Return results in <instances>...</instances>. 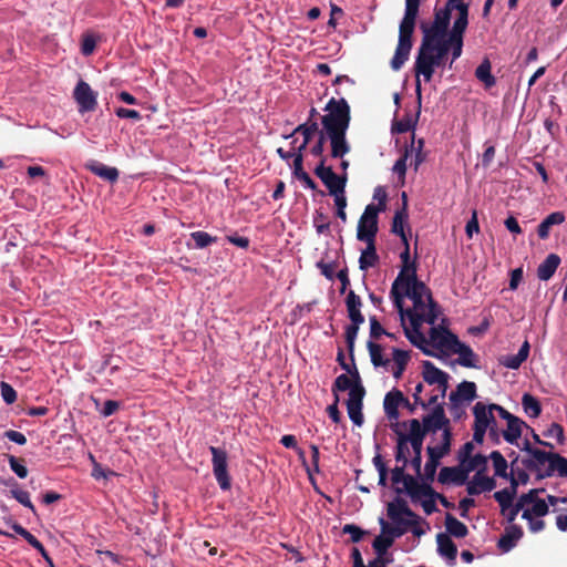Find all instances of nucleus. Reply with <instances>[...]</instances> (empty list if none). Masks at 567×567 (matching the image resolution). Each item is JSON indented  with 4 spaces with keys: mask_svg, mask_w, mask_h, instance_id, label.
<instances>
[{
    "mask_svg": "<svg viewBox=\"0 0 567 567\" xmlns=\"http://www.w3.org/2000/svg\"><path fill=\"white\" fill-rule=\"evenodd\" d=\"M324 111H327V114L321 118L323 128L319 131L318 141L310 152L313 156L324 158L322 156L324 143L329 140L331 156L333 158H342L351 150L347 141V131L351 120L350 106L346 99L336 100L332 97L326 104Z\"/></svg>",
    "mask_w": 567,
    "mask_h": 567,
    "instance_id": "obj_1",
    "label": "nucleus"
},
{
    "mask_svg": "<svg viewBox=\"0 0 567 567\" xmlns=\"http://www.w3.org/2000/svg\"><path fill=\"white\" fill-rule=\"evenodd\" d=\"M421 0H405L404 17L400 23L399 41L391 60V68L399 71L408 61L412 49V34L415 27V20L419 14Z\"/></svg>",
    "mask_w": 567,
    "mask_h": 567,
    "instance_id": "obj_2",
    "label": "nucleus"
},
{
    "mask_svg": "<svg viewBox=\"0 0 567 567\" xmlns=\"http://www.w3.org/2000/svg\"><path fill=\"white\" fill-rule=\"evenodd\" d=\"M524 467L536 474L537 480L553 476L555 473L567 475V458L557 453L543 450L532 451L530 456L522 460Z\"/></svg>",
    "mask_w": 567,
    "mask_h": 567,
    "instance_id": "obj_3",
    "label": "nucleus"
},
{
    "mask_svg": "<svg viewBox=\"0 0 567 567\" xmlns=\"http://www.w3.org/2000/svg\"><path fill=\"white\" fill-rule=\"evenodd\" d=\"M406 290V297L413 302V309H406V317L414 319V316H419L420 320L434 324L439 317V309L425 284L419 280Z\"/></svg>",
    "mask_w": 567,
    "mask_h": 567,
    "instance_id": "obj_4",
    "label": "nucleus"
},
{
    "mask_svg": "<svg viewBox=\"0 0 567 567\" xmlns=\"http://www.w3.org/2000/svg\"><path fill=\"white\" fill-rule=\"evenodd\" d=\"M445 55L437 54L435 52L427 53L421 49L417 50V54L414 62V72L416 76L415 92L417 95V104L420 105L422 93H421V81L422 75L425 82H430L433 78L436 68L445 65Z\"/></svg>",
    "mask_w": 567,
    "mask_h": 567,
    "instance_id": "obj_5",
    "label": "nucleus"
},
{
    "mask_svg": "<svg viewBox=\"0 0 567 567\" xmlns=\"http://www.w3.org/2000/svg\"><path fill=\"white\" fill-rule=\"evenodd\" d=\"M445 55L437 54L435 52L427 53L421 49L417 50V54L414 62V72L416 76L415 92L417 95V104L420 105L422 93H421V81L422 75L425 82H430L433 78L436 68L445 65Z\"/></svg>",
    "mask_w": 567,
    "mask_h": 567,
    "instance_id": "obj_6",
    "label": "nucleus"
},
{
    "mask_svg": "<svg viewBox=\"0 0 567 567\" xmlns=\"http://www.w3.org/2000/svg\"><path fill=\"white\" fill-rule=\"evenodd\" d=\"M380 213V208H375V205L369 204L363 214L361 215L358 228H357V239L359 241H371L375 240L378 234V215Z\"/></svg>",
    "mask_w": 567,
    "mask_h": 567,
    "instance_id": "obj_7",
    "label": "nucleus"
},
{
    "mask_svg": "<svg viewBox=\"0 0 567 567\" xmlns=\"http://www.w3.org/2000/svg\"><path fill=\"white\" fill-rule=\"evenodd\" d=\"M326 158H321L320 163L315 168L316 176L328 188L329 194L344 193L348 176L347 173L337 175L331 166H326Z\"/></svg>",
    "mask_w": 567,
    "mask_h": 567,
    "instance_id": "obj_8",
    "label": "nucleus"
},
{
    "mask_svg": "<svg viewBox=\"0 0 567 567\" xmlns=\"http://www.w3.org/2000/svg\"><path fill=\"white\" fill-rule=\"evenodd\" d=\"M493 409H495L499 417L505 420L507 423L506 430L502 431L504 440L512 445H518V440L523 434V429H529V426L523 420L509 413L501 405H493Z\"/></svg>",
    "mask_w": 567,
    "mask_h": 567,
    "instance_id": "obj_9",
    "label": "nucleus"
},
{
    "mask_svg": "<svg viewBox=\"0 0 567 567\" xmlns=\"http://www.w3.org/2000/svg\"><path fill=\"white\" fill-rule=\"evenodd\" d=\"M404 426H409L410 433L405 434L406 444L410 443L413 450L414 456L411 460V465L417 474L421 472L422 464V446L425 435L420 431V421L412 419L403 422Z\"/></svg>",
    "mask_w": 567,
    "mask_h": 567,
    "instance_id": "obj_10",
    "label": "nucleus"
},
{
    "mask_svg": "<svg viewBox=\"0 0 567 567\" xmlns=\"http://www.w3.org/2000/svg\"><path fill=\"white\" fill-rule=\"evenodd\" d=\"M212 465L214 476L223 491H228L231 486L230 476L228 474L227 452L220 447L210 446Z\"/></svg>",
    "mask_w": 567,
    "mask_h": 567,
    "instance_id": "obj_11",
    "label": "nucleus"
},
{
    "mask_svg": "<svg viewBox=\"0 0 567 567\" xmlns=\"http://www.w3.org/2000/svg\"><path fill=\"white\" fill-rule=\"evenodd\" d=\"M442 430H451L450 420L445 415L444 404L435 405L432 411L424 415L422 419V423L420 422V431L423 435L426 433H436Z\"/></svg>",
    "mask_w": 567,
    "mask_h": 567,
    "instance_id": "obj_12",
    "label": "nucleus"
},
{
    "mask_svg": "<svg viewBox=\"0 0 567 567\" xmlns=\"http://www.w3.org/2000/svg\"><path fill=\"white\" fill-rule=\"evenodd\" d=\"M73 97L81 114L93 112L97 105V93L83 80L75 85Z\"/></svg>",
    "mask_w": 567,
    "mask_h": 567,
    "instance_id": "obj_13",
    "label": "nucleus"
},
{
    "mask_svg": "<svg viewBox=\"0 0 567 567\" xmlns=\"http://www.w3.org/2000/svg\"><path fill=\"white\" fill-rule=\"evenodd\" d=\"M365 395V389L363 385L355 386L351 389V393H349V398L347 400V410L349 419L357 426H361L364 422L362 408H363V398Z\"/></svg>",
    "mask_w": 567,
    "mask_h": 567,
    "instance_id": "obj_14",
    "label": "nucleus"
},
{
    "mask_svg": "<svg viewBox=\"0 0 567 567\" xmlns=\"http://www.w3.org/2000/svg\"><path fill=\"white\" fill-rule=\"evenodd\" d=\"M451 20V11L446 8H442L435 10L434 20L432 24L429 27L426 24H422L421 29L423 31V35H429L430 38H445L447 37V28Z\"/></svg>",
    "mask_w": 567,
    "mask_h": 567,
    "instance_id": "obj_15",
    "label": "nucleus"
},
{
    "mask_svg": "<svg viewBox=\"0 0 567 567\" xmlns=\"http://www.w3.org/2000/svg\"><path fill=\"white\" fill-rule=\"evenodd\" d=\"M429 337V344L442 352L452 351L458 341L456 334L442 327H432Z\"/></svg>",
    "mask_w": 567,
    "mask_h": 567,
    "instance_id": "obj_16",
    "label": "nucleus"
},
{
    "mask_svg": "<svg viewBox=\"0 0 567 567\" xmlns=\"http://www.w3.org/2000/svg\"><path fill=\"white\" fill-rule=\"evenodd\" d=\"M402 207L399 208L393 216L391 231L401 238L402 244H406L408 237L405 234V227H409V213L408 196L404 192L402 193Z\"/></svg>",
    "mask_w": 567,
    "mask_h": 567,
    "instance_id": "obj_17",
    "label": "nucleus"
},
{
    "mask_svg": "<svg viewBox=\"0 0 567 567\" xmlns=\"http://www.w3.org/2000/svg\"><path fill=\"white\" fill-rule=\"evenodd\" d=\"M476 398V384L472 381H462L456 390L450 393L451 405L460 410V403L472 402Z\"/></svg>",
    "mask_w": 567,
    "mask_h": 567,
    "instance_id": "obj_18",
    "label": "nucleus"
},
{
    "mask_svg": "<svg viewBox=\"0 0 567 567\" xmlns=\"http://www.w3.org/2000/svg\"><path fill=\"white\" fill-rule=\"evenodd\" d=\"M409 404V400L403 395L400 390L393 389L388 392L383 400L384 413L389 420L396 421L400 416L399 405Z\"/></svg>",
    "mask_w": 567,
    "mask_h": 567,
    "instance_id": "obj_19",
    "label": "nucleus"
},
{
    "mask_svg": "<svg viewBox=\"0 0 567 567\" xmlns=\"http://www.w3.org/2000/svg\"><path fill=\"white\" fill-rule=\"evenodd\" d=\"M493 405H496V404L492 403V404L486 405L483 402L475 403V405L473 406V415H474V425L473 426L487 430L491 426V424H494V422L496 420H495L493 412L496 410L493 409Z\"/></svg>",
    "mask_w": 567,
    "mask_h": 567,
    "instance_id": "obj_20",
    "label": "nucleus"
},
{
    "mask_svg": "<svg viewBox=\"0 0 567 567\" xmlns=\"http://www.w3.org/2000/svg\"><path fill=\"white\" fill-rule=\"evenodd\" d=\"M468 474L463 465L442 467L439 473V482L441 484L464 485L467 483Z\"/></svg>",
    "mask_w": 567,
    "mask_h": 567,
    "instance_id": "obj_21",
    "label": "nucleus"
},
{
    "mask_svg": "<svg viewBox=\"0 0 567 567\" xmlns=\"http://www.w3.org/2000/svg\"><path fill=\"white\" fill-rule=\"evenodd\" d=\"M496 487V481L477 471L472 480L467 482L466 492L468 495H478L483 492H491Z\"/></svg>",
    "mask_w": 567,
    "mask_h": 567,
    "instance_id": "obj_22",
    "label": "nucleus"
},
{
    "mask_svg": "<svg viewBox=\"0 0 567 567\" xmlns=\"http://www.w3.org/2000/svg\"><path fill=\"white\" fill-rule=\"evenodd\" d=\"M417 515L408 506V503L400 497L388 504V517L392 523H403V518H414Z\"/></svg>",
    "mask_w": 567,
    "mask_h": 567,
    "instance_id": "obj_23",
    "label": "nucleus"
},
{
    "mask_svg": "<svg viewBox=\"0 0 567 567\" xmlns=\"http://www.w3.org/2000/svg\"><path fill=\"white\" fill-rule=\"evenodd\" d=\"M404 488L413 501L421 499L425 496H439V493H436L429 484L420 483L412 475H406Z\"/></svg>",
    "mask_w": 567,
    "mask_h": 567,
    "instance_id": "obj_24",
    "label": "nucleus"
},
{
    "mask_svg": "<svg viewBox=\"0 0 567 567\" xmlns=\"http://www.w3.org/2000/svg\"><path fill=\"white\" fill-rule=\"evenodd\" d=\"M437 553L441 557L447 560L450 566L455 565L457 556V547L445 533H439L436 535Z\"/></svg>",
    "mask_w": 567,
    "mask_h": 567,
    "instance_id": "obj_25",
    "label": "nucleus"
},
{
    "mask_svg": "<svg viewBox=\"0 0 567 567\" xmlns=\"http://www.w3.org/2000/svg\"><path fill=\"white\" fill-rule=\"evenodd\" d=\"M522 537V527L515 524H511L505 528V533L499 537L497 546L503 553H508L516 546L517 542Z\"/></svg>",
    "mask_w": 567,
    "mask_h": 567,
    "instance_id": "obj_26",
    "label": "nucleus"
},
{
    "mask_svg": "<svg viewBox=\"0 0 567 567\" xmlns=\"http://www.w3.org/2000/svg\"><path fill=\"white\" fill-rule=\"evenodd\" d=\"M359 385H362L361 378L358 369L353 364V373L351 378H349L347 374L338 375L332 384L331 391L336 398V394L339 392L349 391V393H351V389H354Z\"/></svg>",
    "mask_w": 567,
    "mask_h": 567,
    "instance_id": "obj_27",
    "label": "nucleus"
},
{
    "mask_svg": "<svg viewBox=\"0 0 567 567\" xmlns=\"http://www.w3.org/2000/svg\"><path fill=\"white\" fill-rule=\"evenodd\" d=\"M458 17L453 22L452 30L447 34V38L463 39V34L468 24V6L464 2H460L456 6Z\"/></svg>",
    "mask_w": 567,
    "mask_h": 567,
    "instance_id": "obj_28",
    "label": "nucleus"
},
{
    "mask_svg": "<svg viewBox=\"0 0 567 567\" xmlns=\"http://www.w3.org/2000/svg\"><path fill=\"white\" fill-rule=\"evenodd\" d=\"M409 321L411 329L403 326L404 334L408 340L416 348L429 344V340H426L425 336L420 330L421 324L425 322V320H420L419 316H414V319L411 318Z\"/></svg>",
    "mask_w": 567,
    "mask_h": 567,
    "instance_id": "obj_29",
    "label": "nucleus"
},
{
    "mask_svg": "<svg viewBox=\"0 0 567 567\" xmlns=\"http://www.w3.org/2000/svg\"><path fill=\"white\" fill-rule=\"evenodd\" d=\"M529 350V342L525 340L516 354L502 357L499 359V364L507 369L516 370L527 360Z\"/></svg>",
    "mask_w": 567,
    "mask_h": 567,
    "instance_id": "obj_30",
    "label": "nucleus"
},
{
    "mask_svg": "<svg viewBox=\"0 0 567 567\" xmlns=\"http://www.w3.org/2000/svg\"><path fill=\"white\" fill-rule=\"evenodd\" d=\"M419 49L426 51L427 53L435 52L437 54L446 56L450 51V43H447V37L430 38L429 35H423Z\"/></svg>",
    "mask_w": 567,
    "mask_h": 567,
    "instance_id": "obj_31",
    "label": "nucleus"
},
{
    "mask_svg": "<svg viewBox=\"0 0 567 567\" xmlns=\"http://www.w3.org/2000/svg\"><path fill=\"white\" fill-rule=\"evenodd\" d=\"M452 432L451 430H444L442 433V441L435 446L429 445L426 449L427 455L432 460L441 461L451 451Z\"/></svg>",
    "mask_w": 567,
    "mask_h": 567,
    "instance_id": "obj_32",
    "label": "nucleus"
},
{
    "mask_svg": "<svg viewBox=\"0 0 567 567\" xmlns=\"http://www.w3.org/2000/svg\"><path fill=\"white\" fill-rule=\"evenodd\" d=\"M422 377L423 380L430 385L437 384L443 380L450 379V375L446 372L435 367V364L431 361H423Z\"/></svg>",
    "mask_w": 567,
    "mask_h": 567,
    "instance_id": "obj_33",
    "label": "nucleus"
},
{
    "mask_svg": "<svg viewBox=\"0 0 567 567\" xmlns=\"http://www.w3.org/2000/svg\"><path fill=\"white\" fill-rule=\"evenodd\" d=\"M560 264V257L556 254H549L537 268V277L542 281L549 280Z\"/></svg>",
    "mask_w": 567,
    "mask_h": 567,
    "instance_id": "obj_34",
    "label": "nucleus"
},
{
    "mask_svg": "<svg viewBox=\"0 0 567 567\" xmlns=\"http://www.w3.org/2000/svg\"><path fill=\"white\" fill-rule=\"evenodd\" d=\"M453 353H457L458 358L456 359V362L465 368H475V359L476 355L472 348L460 340L457 341V344L452 350Z\"/></svg>",
    "mask_w": 567,
    "mask_h": 567,
    "instance_id": "obj_35",
    "label": "nucleus"
},
{
    "mask_svg": "<svg viewBox=\"0 0 567 567\" xmlns=\"http://www.w3.org/2000/svg\"><path fill=\"white\" fill-rule=\"evenodd\" d=\"M346 307L350 321H364V316L361 312L362 300L353 290L347 295Z\"/></svg>",
    "mask_w": 567,
    "mask_h": 567,
    "instance_id": "obj_36",
    "label": "nucleus"
},
{
    "mask_svg": "<svg viewBox=\"0 0 567 567\" xmlns=\"http://www.w3.org/2000/svg\"><path fill=\"white\" fill-rule=\"evenodd\" d=\"M367 247L362 250L359 258V268L367 271L369 268L374 267L379 262V256L377 254L375 240L364 241Z\"/></svg>",
    "mask_w": 567,
    "mask_h": 567,
    "instance_id": "obj_37",
    "label": "nucleus"
},
{
    "mask_svg": "<svg viewBox=\"0 0 567 567\" xmlns=\"http://www.w3.org/2000/svg\"><path fill=\"white\" fill-rule=\"evenodd\" d=\"M403 276H398L391 286V298L393 300L394 307L398 309L401 320L403 321L404 316H406V310L403 308V300L406 297L408 290L400 291V285L402 282Z\"/></svg>",
    "mask_w": 567,
    "mask_h": 567,
    "instance_id": "obj_38",
    "label": "nucleus"
},
{
    "mask_svg": "<svg viewBox=\"0 0 567 567\" xmlns=\"http://www.w3.org/2000/svg\"><path fill=\"white\" fill-rule=\"evenodd\" d=\"M566 217L563 212H554L549 214L537 227V235L540 239H546L549 236L551 226L560 225L565 221Z\"/></svg>",
    "mask_w": 567,
    "mask_h": 567,
    "instance_id": "obj_39",
    "label": "nucleus"
},
{
    "mask_svg": "<svg viewBox=\"0 0 567 567\" xmlns=\"http://www.w3.org/2000/svg\"><path fill=\"white\" fill-rule=\"evenodd\" d=\"M445 534H447L450 537L453 536L456 538H464L468 534L467 526L449 513L445 516Z\"/></svg>",
    "mask_w": 567,
    "mask_h": 567,
    "instance_id": "obj_40",
    "label": "nucleus"
},
{
    "mask_svg": "<svg viewBox=\"0 0 567 567\" xmlns=\"http://www.w3.org/2000/svg\"><path fill=\"white\" fill-rule=\"evenodd\" d=\"M392 359L395 365V369L393 370V377L395 380H399L402 378L403 372L405 371L406 365L410 361V352L398 348H393Z\"/></svg>",
    "mask_w": 567,
    "mask_h": 567,
    "instance_id": "obj_41",
    "label": "nucleus"
},
{
    "mask_svg": "<svg viewBox=\"0 0 567 567\" xmlns=\"http://www.w3.org/2000/svg\"><path fill=\"white\" fill-rule=\"evenodd\" d=\"M476 79L482 82L486 89L496 84V79L492 74V65L488 59H484L475 70Z\"/></svg>",
    "mask_w": 567,
    "mask_h": 567,
    "instance_id": "obj_42",
    "label": "nucleus"
},
{
    "mask_svg": "<svg viewBox=\"0 0 567 567\" xmlns=\"http://www.w3.org/2000/svg\"><path fill=\"white\" fill-rule=\"evenodd\" d=\"M89 168L94 175L110 183H115L118 178V171L116 167H111L104 165L103 163L94 162L89 166Z\"/></svg>",
    "mask_w": 567,
    "mask_h": 567,
    "instance_id": "obj_43",
    "label": "nucleus"
},
{
    "mask_svg": "<svg viewBox=\"0 0 567 567\" xmlns=\"http://www.w3.org/2000/svg\"><path fill=\"white\" fill-rule=\"evenodd\" d=\"M319 131V125L316 120L307 121L299 124L290 134H285L284 138L288 140L295 134L300 133L303 136L306 143H310L315 133Z\"/></svg>",
    "mask_w": 567,
    "mask_h": 567,
    "instance_id": "obj_44",
    "label": "nucleus"
},
{
    "mask_svg": "<svg viewBox=\"0 0 567 567\" xmlns=\"http://www.w3.org/2000/svg\"><path fill=\"white\" fill-rule=\"evenodd\" d=\"M292 168L293 176L302 183L303 187L309 188L311 190H317V184L309 176V174L303 171L300 156H298V158L293 161Z\"/></svg>",
    "mask_w": 567,
    "mask_h": 567,
    "instance_id": "obj_45",
    "label": "nucleus"
},
{
    "mask_svg": "<svg viewBox=\"0 0 567 567\" xmlns=\"http://www.w3.org/2000/svg\"><path fill=\"white\" fill-rule=\"evenodd\" d=\"M362 323H364V321H350V324L346 327L344 337H346L349 355H350L352 362L354 361L353 352H354L355 339L358 337V332H359L360 326Z\"/></svg>",
    "mask_w": 567,
    "mask_h": 567,
    "instance_id": "obj_46",
    "label": "nucleus"
},
{
    "mask_svg": "<svg viewBox=\"0 0 567 567\" xmlns=\"http://www.w3.org/2000/svg\"><path fill=\"white\" fill-rule=\"evenodd\" d=\"M488 457L493 462L495 476L507 478L508 464L503 454L499 451H492Z\"/></svg>",
    "mask_w": 567,
    "mask_h": 567,
    "instance_id": "obj_47",
    "label": "nucleus"
},
{
    "mask_svg": "<svg viewBox=\"0 0 567 567\" xmlns=\"http://www.w3.org/2000/svg\"><path fill=\"white\" fill-rule=\"evenodd\" d=\"M420 106L421 104L419 105V107ZM419 115L420 109L417 110L415 116H413L412 114L404 115L400 121L393 123L392 132L402 134L413 130L417 123Z\"/></svg>",
    "mask_w": 567,
    "mask_h": 567,
    "instance_id": "obj_48",
    "label": "nucleus"
},
{
    "mask_svg": "<svg viewBox=\"0 0 567 567\" xmlns=\"http://www.w3.org/2000/svg\"><path fill=\"white\" fill-rule=\"evenodd\" d=\"M522 405L524 409V412L529 417H538L542 413V405L540 402L532 394L524 393L522 398Z\"/></svg>",
    "mask_w": 567,
    "mask_h": 567,
    "instance_id": "obj_49",
    "label": "nucleus"
},
{
    "mask_svg": "<svg viewBox=\"0 0 567 567\" xmlns=\"http://www.w3.org/2000/svg\"><path fill=\"white\" fill-rule=\"evenodd\" d=\"M367 348L369 350L371 362L375 368H379V367L385 368L390 364V360L383 358L382 347L379 343H375L372 340H369L367 343Z\"/></svg>",
    "mask_w": 567,
    "mask_h": 567,
    "instance_id": "obj_50",
    "label": "nucleus"
},
{
    "mask_svg": "<svg viewBox=\"0 0 567 567\" xmlns=\"http://www.w3.org/2000/svg\"><path fill=\"white\" fill-rule=\"evenodd\" d=\"M488 458V456L477 453L474 456H471L468 461H466L462 465L464 466L467 474H470L473 471H482V473H484L487 468Z\"/></svg>",
    "mask_w": 567,
    "mask_h": 567,
    "instance_id": "obj_51",
    "label": "nucleus"
},
{
    "mask_svg": "<svg viewBox=\"0 0 567 567\" xmlns=\"http://www.w3.org/2000/svg\"><path fill=\"white\" fill-rule=\"evenodd\" d=\"M401 275L403 276V279L400 285V291H404L405 287L410 289L414 285V282L419 281L415 265L403 266L398 276Z\"/></svg>",
    "mask_w": 567,
    "mask_h": 567,
    "instance_id": "obj_52",
    "label": "nucleus"
},
{
    "mask_svg": "<svg viewBox=\"0 0 567 567\" xmlns=\"http://www.w3.org/2000/svg\"><path fill=\"white\" fill-rule=\"evenodd\" d=\"M415 136L412 134V142L409 148V155L414 152V158L413 162H411V165L414 166V169L417 171L419 166L425 161V154L423 153L424 147V140L420 138L416 142V146H414L415 143Z\"/></svg>",
    "mask_w": 567,
    "mask_h": 567,
    "instance_id": "obj_53",
    "label": "nucleus"
},
{
    "mask_svg": "<svg viewBox=\"0 0 567 567\" xmlns=\"http://www.w3.org/2000/svg\"><path fill=\"white\" fill-rule=\"evenodd\" d=\"M190 238L195 241L194 248L203 249L217 241V237L209 235L206 231L197 230L190 234Z\"/></svg>",
    "mask_w": 567,
    "mask_h": 567,
    "instance_id": "obj_54",
    "label": "nucleus"
},
{
    "mask_svg": "<svg viewBox=\"0 0 567 567\" xmlns=\"http://www.w3.org/2000/svg\"><path fill=\"white\" fill-rule=\"evenodd\" d=\"M379 523L381 525V534L386 536V538L392 539V543H394L396 538H400L406 533V528L395 527L394 524L390 525L383 518H380Z\"/></svg>",
    "mask_w": 567,
    "mask_h": 567,
    "instance_id": "obj_55",
    "label": "nucleus"
},
{
    "mask_svg": "<svg viewBox=\"0 0 567 567\" xmlns=\"http://www.w3.org/2000/svg\"><path fill=\"white\" fill-rule=\"evenodd\" d=\"M514 495L507 491V488H503L494 493V498L501 506V511L505 514L506 509L512 507Z\"/></svg>",
    "mask_w": 567,
    "mask_h": 567,
    "instance_id": "obj_56",
    "label": "nucleus"
},
{
    "mask_svg": "<svg viewBox=\"0 0 567 567\" xmlns=\"http://www.w3.org/2000/svg\"><path fill=\"white\" fill-rule=\"evenodd\" d=\"M392 545V539L386 538V536L382 534L377 536L372 542V547L379 557H383Z\"/></svg>",
    "mask_w": 567,
    "mask_h": 567,
    "instance_id": "obj_57",
    "label": "nucleus"
},
{
    "mask_svg": "<svg viewBox=\"0 0 567 567\" xmlns=\"http://www.w3.org/2000/svg\"><path fill=\"white\" fill-rule=\"evenodd\" d=\"M409 453V447L406 444L405 434H400V437H398L396 441V447H395V460L396 462L403 463V466H406L409 460L406 454Z\"/></svg>",
    "mask_w": 567,
    "mask_h": 567,
    "instance_id": "obj_58",
    "label": "nucleus"
},
{
    "mask_svg": "<svg viewBox=\"0 0 567 567\" xmlns=\"http://www.w3.org/2000/svg\"><path fill=\"white\" fill-rule=\"evenodd\" d=\"M545 437L555 439L558 444L565 443V433L564 427L554 422L551 423L546 431L543 432Z\"/></svg>",
    "mask_w": 567,
    "mask_h": 567,
    "instance_id": "obj_59",
    "label": "nucleus"
},
{
    "mask_svg": "<svg viewBox=\"0 0 567 567\" xmlns=\"http://www.w3.org/2000/svg\"><path fill=\"white\" fill-rule=\"evenodd\" d=\"M447 43H450L451 50V61L449 63V69H452L453 63L462 55L463 39L447 38Z\"/></svg>",
    "mask_w": 567,
    "mask_h": 567,
    "instance_id": "obj_60",
    "label": "nucleus"
},
{
    "mask_svg": "<svg viewBox=\"0 0 567 567\" xmlns=\"http://www.w3.org/2000/svg\"><path fill=\"white\" fill-rule=\"evenodd\" d=\"M12 497L19 502L21 505H23L24 507L31 509L32 512H34V506L30 499V495L27 491H23V489H20V488H12L10 491Z\"/></svg>",
    "mask_w": 567,
    "mask_h": 567,
    "instance_id": "obj_61",
    "label": "nucleus"
},
{
    "mask_svg": "<svg viewBox=\"0 0 567 567\" xmlns=\"http://www.w3.org/2000/svg\"><path fill=\"white\" fill-rule=\"evenodd\" d=\"M342 533L350 535L352 543H359L365 534L363 529L354 524H346L342 527Z\"/></svg>",
    "mask_w": 567,
    "mask_h": 567,
    "instance_id": "obj_62",
    "label": "nucleus"
},
{
    "mask_svg": "<svg viewBox=\"0 0 567 567\" xmlns=\"http://www.w3.org/2000/svg\"><path fill=\"white\" fill-rule=\"evenodd\" d=\"M313 225L318 234H324L329 230L330 224L327 221V216L317 210L313 215Z\"/></svg>",
    "mask_w": 567,
    "mask_h": 567,
    "instance_id": "obj_63",
    "label": "nucleus"
},
{
    "mask_svg": "<svg viewBox=\"0 0 567 567\" xmlns=\"http://www.w3.org/2000/svg\"><path fill=\"white\" fill-rule=\"evenodd\" d=\"M0 391H1L2 400L7 404H12V403L16 402V400H17V391L9 383L2 381L0 383Z\"/></svg>",
    "mask_w": 567,
    "mask_h": 567,
    "instance_id": "obj_64",
    "label": "nucleus"
}]
</instances>
